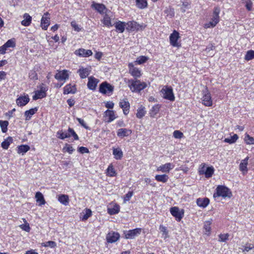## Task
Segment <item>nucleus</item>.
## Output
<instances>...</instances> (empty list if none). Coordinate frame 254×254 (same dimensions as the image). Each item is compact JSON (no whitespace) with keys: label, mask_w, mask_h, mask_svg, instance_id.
<instances>
[{"label":"nucleus","mask_w":254,"mask_h":254,"mask_svg":"<svg viewBox=\"0 0 254 254\" xmlns=\"http://www.w3.org/2000/svg\"><path fill=\"white\" fill-rule=\"evenodd\" d=\"M8 124V122L7 121L0 120V127L2 132L5 133L7 131Z\"/></svg>","instance_id":"obj_43"},{"label":"nucleus","mask_w":254,"mask_h":254,"mask_svg":"<svg viewBox=\"0 0 254 254\" xmlns=\"http://www.w3.org/2000/svg\"><path fill=\"white\" fill-rule=\"evenodd\" d=\"M107 175L110 177L116 176L117 173L116 171L112 164L110 165L107 169Z\"/></svg>","instance_id":"obj_38"},{"label":"nucleus","mask_w":254,"mask_h":254,"mask_svg":"<svg viewBox=\"0 0 254 254\" xmlns=\"http://www.w3.org/2000/svg\"><path fill=\"white\" fill-rule=\"evenodd\" d=\"M148 60V58L145 56H140L137 58L135 62H136L138 64H141L145 63Z\"/></svg>","instance_id":"obj_55"},{"label":"nucleus","mask_w":254,"mask_h":254,"mask_svg":"<svg viewBox=\"0 0 254 254\" xmlns=\"http://www.w3.org/2000/svg\"><path fill=\"white\" fill-rule=\"evenodd\" d=\"M7 48H14L15 47V42L14 39H11L8 40L5 44Z\"/></svg>","instance_id":"obj_50"},{"label":"nucleus","mask_w":254,"mask_h":254,"mask_svg":"<svg viewBox=\"0 0 254 254\" xmlns=\"http://www.w3.org/2000/svg\"><path fill=\"white\" fill-rule=\"evenodd\" d=\"M120 238V235L118 233L114 232H109L106 236V239L108 243H113L117 242Z\"/></svg>","instance_id":"obj_13"},{"label":"nucleus","mask_w":254,"mask_h":254,"mask_svg":"<svg viewBox=\"0 0 254 254\" xmlns=\"http://www.w3.org/2000/svg\"><path fill=\"white\" fill-rule=\"evenodd\" d=\"M12 141L13 138L9 136L7 137L2 142L1 144V147L4 149H8L10 143L12 142Z\"/></svg>","instance_id":"obj_31"},{"label":"nucleus","mask_w":254,"mask_h":254,"mask_svg":"<svg viewBox=\"0 0 254 254\" xmlns=\"http://www.w3.org/2000/svg\"><path fill=\"white\" fill-rule=\"evenodd\" d=\"M30 146L28 145H21L17 147V153L23 155L30 150Z\"/></svg>","instance_id":"obj_29"},{"label":"nucleus","mask_w":254,"mask_h":254,"mask_svg":"<svg viewBox=\"0 0 254 254\" xmlns=\"http://www.w3.org/2000/svg\"><path fill=\"white\" fill-rule=\"evenodd\" d=\"M50 24V18L49 17H42L40 25L42 29L47 30Z\"/></svg>","instance_id":"obj_23"},{"label":"nucleus","mask_w":254,"mask_h":254,"mask_svg":"<svg viewBox=\"0 0 254 254\" xmlns=\"http://www.w3.org/2000/svg\"><path fill=\"white\" fill-rule=\"evenodd\" d=\"M219 17H213L211 20L204 24L203 27L207 29L214 27L219 22Z\"/></svg>","instance_id":"obj_18"},{"label":"nucleus","mask_w":254,"mask_h":254,"mask_svg":"<svg viewBox=\"0 0 254 254\" xmlns=\"http://www.w3.org/2000/svg\"><path fill=\"white\" fill-rule=\"evenodd\" d=\"M114 26L116 28V30L119 33H123L125 29H126V22L118 21L115 22L113 26Z\"/></svg>","instance_id":"obj_17"},{"label":"nucleus","mask_w":254,"mask_h":254,"mask_svg":"<svg viewBox=\"0 0 254 254\" xmlns=\"http://www.w3.org/2000/svg\"><path fill=\"white\" fill-rule=\"evenodd\" d=\"M174 167V165L170 163H168L159 166L157 168V171H161L163 173H168L170 170L172 169Z\"/></svg>","instance_id":"obj_20"},{"label":"nucleus","mask_w":254,"mask_h":254,"mask_svg":"<svg viewBox=\"0 0 254 254\" xmlns=\"http://www.w3.org/2000/svg\"><path fill=\"white\" fill-rule=\"evenodd\" d=\"M129 73L132 76L136 78L139 77L141 76L140 71L136 67L129 69Z\"/></svg>","instance_id":"obj_42"},{"label":"nucleus","mask_w":254,"mask_h":254,"mask_svg":"<svg viewBox=\"0 0 254 254\" xmlns=\"http://www.w3.org/2000/svg\"><path fill=\"white\" fill-rule=\"evenodd\" d=\"M71 26L73 28H74V29L77 31V32H79L80 31L81 29L79 28V26L76 23V22L75 21H72L71 22Z\"/></svg>","instance_id":"obj_63"},{"label":"nucleus","mask_w":254,"mask_h":254,"mask_svg":"<svg viewBox=\"0 0 254 254\" xmlns=\"http://www.w3.org/2000/svg\"><path fill=\"white\" fill-rule=\"evenodd\" d=\"M244 140L247 144H254V138L248 134H246Z\"/></svg>","instance_id":"obj_48"},{"label":"nucleus","mask_w":254,"mask_h":254,"mask_svg":"<svg viewBox=\"0 0 254 254\" xmlns=\"http://www.w3.org/2000/svg\"><path fill=\"white\" fill-rule=\"evenodd\" d=\"M74 54L81 57H88L92 55V52L90 50H85L83 48H80L76 50L74 52Z\"/></svg>","instance_id":"obj_14"},{"label":"nucleus","mask_w":254,"mask_h":254,"mask_svg":"<svg viewBox=\"0 0 254 254\" xmlns=\"http://www.w3.org/2000/svg\"><path fill=\"white\" fill-rule=\"evenodd\" d=\"M76 89L74 85L71 86L70 84H67L64 87V94H68L69 93L74 94L76 92Z\"/></svg>","instance_id":"obj_25"},{"label":"nucleus","mask_w":254,"mask_h":254,"mask_svg":"<svg viewBox=\"0 0 254 254\" xmlns=\"http://www.w3.org/2000/svg\"><path fill=\"white\" fill-rule=\"evenodd\" d=\"M155 178L158 182L166 183L169 179V177L166 174L157 175L155 176Z\"/></svg>","instance_id":"obj_32"},{"label":"nucleus","mask_w":254,"mask_h":254,"mask_svg":"<svg viewBox=\"0 0 254 254\" xmlns=\"http://www.w3.org/2000/svg\"><path fill=\"white\" fill-rule=\"evenodd\" d=\"M101 21L107 26H112L113 24L111 22L110 17H103V19L101 20Z\"/></svg>","instance_id":"obj_51"},{"label":"nucleus","mask_w":254,"mask_h":254,"mask_svg":"<svg viewBox=\"0 0 254 254\" xmlns=\"http://www.w3.org/2000/svg\"><path fill=\"white\" fill-rule=\"evenodd\" d=\"M32 21V17H26V18L21 21V24L24 26L30 25Z\"/></svg>","instance_id":"obj_54"},{"label":"nucleus","mask_w":254,"mask_h":254,"mask_svg":"<svg viewBox=\"0 0 254 254\" xmlns=\"http://www.w3.org/2000/svg\"><path fill=\"white\" fill-rule=\"evenodd\" d=\"M128 85L132 92H139L147 86L145 82H141L139 80H128Z\"/></svg>","instance_id":"obj_2"},{"label":"nucleus","mask_w":254,"mask_h":254,"mask_svg":"<svg viewBox=\"0 0 254 254\" xmlns=\"http://www.w3.org/2000/svg\"><path fill=\"white\" fill-rule=\"evenodd\" d=\"M238 135L237 134H234L230 138H225L224 141L229 144H232L235 143L237 141V140L238 139Z\"/></svg>","instance_id":"obj_40"},{"label":"nucleus","mask_w":254,"mask_h":254,"mask_svg":"<svg viewBox=\"0 0 254 254\" xmlns=\"http://www.w3.org/2000/svg\"><path fill=\"white\" fill-rule=\"evenodd\" d=\"M179 38V33L176 30H174L169 37L170 44L173 47H179L180 45L177 42Z\"/></svg>","instance_id":"obj_10"},{"label":"nucleus","mask_w":254,"mask_h":254,"mask_svg":"<svg viewBox=\"0 0 254 254\" xmlns=\"http://www.w3.org/2000/svg\"><path fill=\"white\" fill-rule=\"evenodd\" d=\"M42 246L45 247H49L51 248H54L57 246V244L56 242L54 241H48L46 243H43L42 244Z\"/></svg>","instance_id":"obj_49"},{"label":"nucleus","mask_w":254,"mask_h":254,"mask_svg":"<svg viewBox=\"0 0 254 254\" xmlns=\"http://www.w3.org/2000/svg\"><path fill=\"white\" fill-rule=\"evenodd\" d=\"M120 211V206L118 204L114 205L112 207L108 208V213L110 215L118 214Z\"/></svg>","instance_id":"obj_30"},{"label":"nucleus","mask_w":254,"mask_h":254,"mask_svg":"<svg viewBox=\"0 0 254 254\" xmlns=\"http://www.w3.org/2000/svg\"><path fill=\"white\" fill-rule=\"evenodd\" d=\"M20 227L23 230L27 232H29L30 230V227L29 226V224L28 223L22 224L20 226Z\"/></svg>","instance_id":"obj_58"},{"label":"nucleus","mask_w":254,"mask_h":254,"mask_svg":"<svg viewBox=\"0 0 254 254\" xmlns=\"http://www.w3.org/2000/svg\"><path fill=\"white\" fill-rule=\"evenodd\" d=\"M202 103L206 107H210L212 105V100L211 94L208 90L207 88L203 91V96L202 97Z\"/></svg>","instance_id":"obj_4"},{"label":"nucleus","mask_w":254,"mask_h":254,"mask_svg":"<svg viewBox=\"0 0 254 254\" xmlns=\"http://www.w3.org/2000/svg\"><path fill=\"white\" fill-rule=\"evenodd\" d=\"M160 105L156 104L152 107L151 108L150 114L151 117L155 116L159 111Z\"/></svg>","instance_id":"obj_44"},{"label":"nucleus","mask_w":254,"mask_h":254,"mask_svg":"<svg viewBox=\"0 0 254 254\" xmlns=\"http://www.w3.org/2000/svg\"><path fill=\"white\" fill-rule=\"evenodd\" d=\"M120 107L123 109L124 114L127 115L129 111L130 104L127 99L121 100L119 103Z\"/></svg>","instance_id":"obj_12"},{"label":"nucleus","mask_w":254,"mask_h":254,"mask_svg":"<svg viewBox=\"0 0 254 254\" xmlns=\"http://www.w3.org/2000/svg\"><path fill=\"white\" fill-rule=\"evenodd\" d=\"M57 136L61 139H64L66 138L69 137L70 135L67 132H64L63 130H59L57 132Z\"/></svg>","instance_id":"obj_39"},{"label":"nucleus","mask_w":254,"mask_h":254,"mask_svg":"<svg viewBox=\"0 0 254 254\" xmlns=\"http://www.w3.org/2000/svg\"><path fill=\"white\" fill-rule=\"evenodd\" d=\"M58 200L64 205H67L69 202L68 196L67 195L62 194L59 196Z\"/></svg>","instance_id":"obj_33"},{"label":"nucleus","mask_w":254,"mask_h":254,"mask_svg":"<svg viewBox=\"0 0 254 254\" xmlns=\"http://www.w3.org/2000/svg\"><path fill=\"white\" fill-rule=\"evenodd\" d=\"M46 96V93H44L41 91L37 90L35 91V95L33 96V99L34 100H36L39 99H42Z\"/></svg>","instance_id":"obj_34"},{"label":"nucleus","mask_w":254,"mask_h":254,"mask_svg":"<svg viewBox=\"0 0 254 254\" xmlns=\"http://www.w3.org/2000/svg\"><path fill=\"white\" fill-rule=\"evenodd\" d=\"M196 202L198 206L205 208L209 203V199L207 197L198 198L196 199Z\"/></svg>","instance_id":"obj_21"},{"label":"nucleus","mask_w":254,"mask_h":254,"mask_svg":"<svg viewBox=\"0 0 254 254\" xmlns=\"http://www.w3.org/2000/svg\"><path fill=\"white\" fill-rule=\"evenodd\" d=\"M142 229L141 228H135L125 232V238L127 239H133L136 236L141 234Z\"/></svg>","instance_id":"obj_9"},{"label":"nucleus","mask_w":254,"mask_h":254,"mask_svg":"<svg viewBox=\"0 0 254 254\" xmlns=\"http://www.w3.org/2000/svg\"><path fill=\"white\" fill-rule=\"evenodd\" d=\"M30 99L28 95L24 96H20L18 97L16 101V104L19 106H24L26 105L29 102Z\"/></svg>","instance_id":"obj_19"},{"label":"nucleus","mask_w":254,"mask_h":254,"mask_svg":"<svg viewBox=\"0 0 254 254\" xmlns=\"http://www.w3.org/2000/svg\"><path fill=\"white\" fill-rule=\"evenodd\" d=\"M145 27L146 25L144 24H139L134 21L126 22V30L128 32L143 30Z\"/></svg>","instance_id":"obj_3"},{"label":"nucleus","mask_w":254,"mask_h":254,"mask_svg":"<svg viewBox=\"0 0 254 254\" xmlns=\"http://www.w3.org/2000/svg\"><path fill=\"white\" fill-rule=\"evenodd\" d=\"M66 147H64V149L69 154H72L74 151V149L70 145L66 144Z\"/></svg>","instance_id":"obj_62"},{"label":"nucleus","mask_w":254,"mask_h":254,"mask_svg":"<svg viewBox=\"0 0 254 254\" xmlns=\"http://www.w3.org/2000/svg\"><path fill=\"white\" fill-rule=\"evenodd\" d=\"M105 115L107 117H109L108 123L111 122L116 119L115 113L112 110H107L105 112Z\"/></svg>","instance_id":"obj_35"},{"label":"nucleus","mask_w":254,"mask_h":254,"mask_svg":"<svg viewBox=\"0 0 254 254\" xmlns=\"http://www.w3.org/2000/svg\"><path fill=\"white\" fill-rule=\"evenodd\" d=\"M254 59V51L253 50H249L247 51L245 57V60L249 61Z\"/></svg>","instance_id":"obj_46"},{"label":"nucleus","mask_w":254,"mask_h":254,"mask_svg":"<svg viewBox=\"0 0 254 254\" xmlns=\"http://www.w3.org/2000/svg\"><path fill=\"white\" fill-rule=\"evenodd\" d=\"M170 212L171 214L175 217L178 221H180L184 216V212L183 210H180L178 207H172L170 208Z\"/></svg>","instance_id":"obj_8"},{"label":"nucleus","mask_w":254,"mask_h":254,"mask_svg":"<svg viewBox=\"0 0 254 254\" xmlns=\"http://www.w3.org/2000/svg\"><path fill=\"white\" fill-rule=\"evenodd\" d=\"M68 77L66 70L59 71L55 75V78L59 81H65L68 78Z\"/></svg>","instance_id":"obj_15"},{"label":"nucleus","mask_w":254,"mask_h":254,"mask_svg":"<svg viewBox=\"0 0 254 254\" xmlns=\"http://www.w3.org/2000/svg\"><path fill=\"white\" fill-rule=\"evenodd\" d=\"M214 169L212 166L208 167L205 168L204 165L202 167L201 170L199 171L200 174H204L206 178L212 177L214 173Z\"/></svg>","instance_id":"obj_11"},{"label":"nucleus","mask_w":254,"mask_h":254,"mask_svg":"<svg viewBox=\"0 0 254 254\" xmlns=\"http://www.w3.org/2000/svg\"><path fill=\"white\" fill-rule=\"evenodd\" d=\"M161 92L163 94L164 98L171 101L175 100V97L172 87L165 86V88L162 89Z\"/></svg>","instance_id":"obj_6"},{"label":"nucleus","mask_w":254,"mask_h":254,"mask_svg":"<svg viewBox=\"0 0 254 254\" xmlns=\"http://www.w3.org/2000/svg\"><path fill=\"white\" fill-rule=\"evenodd\" d=\"M92 215V211L90 209H85V213L83 215L82 219L83 221L87 220Z\"/></svg>","instance_id":"obj_52"},{"label":"nucleus","mask_w":254,"mask_h":254,"mask_svg":"<svg viewBox=\"0 0 254 254\" xmlns=\"http://www.w3.org/2000/svg\"><path fill=\"white\" fill-rule=\"evenodd\" d=\"M113 154L114 157L117 160H120L123 157V153L122 150L119 148H113Z\"/></svg>","instance_id":"obj_28"},{"label":"nucleus","mask_w":254,"mask_h":254,"mask_svg":"<svg viewBox=\"0 0 254 254\" xmlns=\"http://www.w3.org/2000/svg\"><path fill=\"white\" fill-rule=\"evenodd\" d=\"M248 158L243 160L240 164V170L243 172L247 171Z\"/></svg>","instance_id":"obj_45"},{"label":"nucleus","mask_w":254,"mask_h":254,"mask_svg":"<svg viewBox=\"0 0 254 254\" xmlns=\"http://www.w3.org/2000/svg\"><path fill=\"white\" fill-rule=\"evenodd\" d=\"M76 120L79 122L80 125L83 127L84 128L86 129H88L89 127L87 126L86 124L85 123L84 121L80 118H76Z\"/></svg>","instance_id":"obj_59"},{"label":"nucleus","mask_w":254,"mask_h":254,"mask_svg":"<svg viewBox=\"0 0 254 254\" xmlns=\"http://www.w3.org/2000/svg\"><path fill=\"white\" fill-rule=\"evenodd\" d=\"M145 114H146V111L145 110V107H143L142 106H141L137 109L136 116L138 118L141 119L143 116H145Z\"/></svg>","instance_id":"obj_36"},{"label":"nucleus","mask_w":254,"mask_h":254,"mask_svg":"<svg viewBox=\"0 0 254 254\" xmlns=\"http://www.w3.org/2000/svg\"><path fill=\"white\" fill-rule=\"evenodd\" d=\"M211 222L210 221H206L204 223L203 229L205 231V233L208 235L210 233L211 231Z\"/></svg>","instance_id":"obj_47"},{"label":"nucleus","mask_w":254,"mask_h":254,"mask_svg":"<svg viewBox=\"0 0 254 254\" xmlns=\"http://www.w3.org/2000/svg\"><path fill=\"white\" fill-rule=\"evenodd\" d=\"M131 133V131L125 128H120L118 130L117 135L121 138L127 136Z\"/></svg>","instance_id":"obj_22"},{"label":"nucleus","mask_w":254,"mask_h":254,"mask_svg":"<svg viewBox=\"0 0 254 254\" xmlns=\"http://www.w3.org/2000/svg\"><path fill=\"white\" fill-rule=\"evenodd\" d=\"M132 195H133V192L132 191H128L124 196V201L126 202V201H129Z\"/></svg>","instance_id":"obj_60"},{"label":"nucleus","mask_w":254,"mask_h":254,"mask_svg":"<svg viewBox=\"0 0 254 254\" xmlns=\"http://www.w3.org/2000/svg\"><path fill=\"white\" fill-rule=\"evenodd\" d=\"M229 235L227 234H221L219 235V241L221 242H225L228 240Z\"/></svg>","instance_id":"obj_53"},{"label":"nucleus","mask_w":254,"mask_h":254,"mask_svg":"<svg viewBox=\"0 0 254 254\" xmlns=\"http://www.w3.org/2000/svg\"><path fill=\"white\" fill-rule=\"evenodd\" d=\"M91 7L102 15L105 14L107 11V8L104 4L97 3L95 1L92 2Z\"/></svg>","instance_id":"obj_7"},{"label":"nucleus","mask_w":254,"mask_h":254,"mask_svg":"<svg viewBox=\"0 0 254 254\" xmlns=\"http://www.w3.org/2000/svg\"><path fill=\"white\" fill-rule=\"evenodd\" d=\"M232 196V192L227 187L219 185L216 189V192L213 194V197L221 196L223 198H230Z\"/></svg>","instance_id":"obj_1"},{"label":"nucleus","mask_w":254,"mask_h":254,"mask_svg":"<svg viewBox=\"0 0 254 254\" xmlns=\"http://www.w3.org/2000/svg\"><path fill=\"white\" fill-rule=\"evenodd\" d=\"M183 136H184V134H183V132H182L180 130H175L173 132V136L175 138L181 139L183 137Z\"/></svg>","instance_id":"obj_57"},{"label":"nucleus","mask_w":254,"mask_h":254,"mask_svg":"<svg viewBox=\"0 0 254 254\" xmlns=\"http://www.w3.org/2000/svg\"><path fill=\"white\" fill-rule=\"evenodd\" d=\"M68 133L70 134V136H72L73 137L74 140H77L79 139L77 134L72 128L69 127L68 129Z\"/></svg>","instance_id":"obj_56"},{"label":"nucleus","mask_w":254,"mask_h":254,"mask_svg":"<svg viewBox=\"0 0 254 254\" xmlns=\"http://www.w3.org/2000/svg\"><path fill=\"white\" fill-rule=\"evenodd\" d=\"M8 48L6 47L5 45L4 44L2 46L0 47V54H4L6 53V50Z\"/></svg>","instance_id":"obj_64"},{"label":"nucleus","mask_w":254,"mask_h":254,"mask_svg":"<svg viewBox=\"0 0 254 254\" xmlns=\"http://www.w3.org/2000/svg\"><path fill=\"white\" fill-rule=\"evenodd\" d=\"M36 201L39 203V205H42L46 203L43 194L40 192H37L35 194Z\"/></svg>","instance_id":"obj_27"},{"label":"nucleus","mask_w":254,"mask_h":254,"mask_svg":"<svg viewBox=\"0 0 254 254\" xmlns=\"http://www.w3.org/2000/svg\"><path fill=\"white\" fill-rule=\"evenodd\" d=\"M90 70L87 68L80 67L77 72L79 73L81 78H85L89 74Z\"/></svg>","instance_id":"obj_24"},{"label":"nucleus","mask_w":254,"mask_h":254,"mask_svg":"<svg viewBox=\"0 0 254 254\" xmlns=\"http://www.w3.org/2000/svg\"><path fill=\"white\" fill-rule=\"evenodd\" d=\"M99 82V79L95 78L93 76H90L88 78L87 87L91 90H95Z\"/></svg>","instance_id":"obj_16"},{"label":"nucleus","mask_w":254,"mask_h":254,"mask_svg":"<svg viewBox=\"0 0 254 254\" xmlns=\"http://www.w3.org/2000/svg\"><path fill=\"white\" fill-rule=\"evenodd\" d=\"M38 111V108L35 107L29 110L26 111L24 113V116L26 117V120H29L32 116L33 115Z\"/></svg>","instance_id":"obj_26"},{"label":"nucleus","mask_w":254,"mask_h":254,"mask_svg":"<svg viewBox=\"0 0 254 254\" xmlns=\"http://www.w3.org/2000/svg\"><path fill=\"white\" fill-rule=\"evenodd\" d=\"M78 151L82 154L87 153L89 152L87 148L83 146L78 147Z\"/></svg>","instance_id":"obj_61"},{"label":"nucleus","mask_w":254,"mask_h":254,"mask_svg":"<svg viewBox=\"0 0 254 254\" xmlns=\"http://www.w3.org/2000/svg\"><path fill=\"white\" fill-rule=\"evenodd\" d=\"M159 230L162 233V237L164 238V239L169 238L168 231L166 227L161 225L159 226Z\"/></svg>","instance_id":"obj_37"},{"label":"nucleus","mask_w":254,"mask_h":254,"mask_svg":"<svg viewBox=\"0 0 254 254\" xmlns=\"http://www.w3.org/2000/svg\"><path fill=\"white\" fill-rule=\"evenodd\" d=\"M114 90V86L107 82H102L99 86V92L103 94H112Z\"/></svg>","instance_id":"obj_5"},{"label":"nucleus","mask_w":254,"mask_h":254,"mask_svg":"<svg viewBox=\"0 0 254 254\" xmlns=\"http://www.w3.org/2000/svg\"><path fill=\"white\" fill-rule=\"evenodd\" d=\"M136 5L139 8H144L147 6L146 0H136Z\"/></svg>","instance_id":"obj_41"}]
</instances>
